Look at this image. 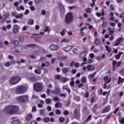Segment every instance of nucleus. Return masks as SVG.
Returning <instances> with one entry per match:
<instances>
[{
	"label": "nucleus",
	"mask_w": 124,
	"mask_h": 124,
	"mask_svg": "<svg viewBox=\"0 0 124 124\" xmlns=\"http://www.w3.org/2000/svg\"><path fill=\"white\" fill-rule=\"evenodd\" d=\"M19 108L16 106H8L4 108V112L7 113L8 114H10V115H13V114H15V113L18 112V109Z\"/></svg>",
	"instance_id": "nucleus-1"
},
{
	"label": "nucleus",
	"mask_w": 124,
	"mask_h": 124,
	"mask_svg": "<svg viewBox=\"0 0 124 124\" xmlns=\"http://www.w3.org/2000/svg\"><path fill=\"white\" fill-rule=\"evenodd\" d=\"M73 20V16L72 13L70 12L68 13L65 17V22L66 24H69L71 22H72Z\"/></svg>",
	"instance_id": "nucleus-2"
},
{
	"label": "nucleus",
	"mask_w": 124,
	"mask_h": 124,
	"mask_svg": "<svg viewBox=\"0 0 124 124\" xmlns=\"http://www.w3.org/2000/svg\"><path fill=\"white\" fill-rule=\"evenodd\" d=\"M27 91V88L24 86H19L16 88V92L17 93H24Z\"/></svg>",
	"instance_id": "nucleus-3"
},
{
	"label": "nucleus",
	"mask_w": 124,
	"mask_h": 124,
	"mask_svg": "<svg viewBox=\"0 0 124 124\" xmlns=\"http://www.w3.org/2000/svg\"><path fill=\"white\" fill-rule=\"evenodd\" d=\"M16 99L19 102H26L29 99V96L28 95L19 96L16 98Z\"/></svg>",
	"instance_id": "nucleus-4"
},
{
	"label": "nucleus",
	"mask_w": 124,
	"mask_h": 124,
	"mask_svg": "<svg viewBox=\"0 0 124 124\" xmlns=\"http://www.w3.org/2000/svg\"><path fill=\"white\" fill-rule=\"evenodd\" d=\"M20 77L19 76L13 77L10 79V83L12 85H15L20 81Z\"/></svg>",
	"instance_id": "nucleus-5"
},
{
	"label": "nucleus",
	"mask_w": 124,
	"mask_h": 124,
	"mask_svg": "<svg viewBox=\"0 0 124 124\" xmlns=\"http://www.w3.org/2000/svg\"><path fill=\"white\" fill-rule=\"evenodd\" d=\"M43 88L42 84L39 83H35L33 85V89L35 92H41Z\"/></svg>",
	"instance_id": "nucleus-6"
},
{
	"label": "nucleus",
	"mask_w": 124,
	"mask_h": 124,
	"mask_svg": "<svg viewBox=\"0 0 124 124\" xmlns=\"http://www.w3.org/2000/svg\"><path fill=\"white\" fill-rule=\"evenodd\" d=\"M27 46L28 47L33 46V47H34V48H38L39 51L40 52H41V53H46V50H45V49H44V48H40L39 46H36L35 44L28 45Z\"/></svg>",
	"instance_id": "nucleus-7"
},
{
	"label": "nucleus",
	"mask_w": 124,
	"mask_h": 124,
	"mask_svg": "<svg viewBox=\"0 0 124 124\" xmlns=\"http://www.w3.org/2000/svg\"><path fill=\"white\" fill-rule=\"evenodd\" d=\"M51 93L57 95L61 93V89H60V87L56 86L55 87V90L51 91Z\"/></svg>",
	"instance_id": "nucleus-8"
},
{
	"label": "nucleus",
	"mask_w": 124,
	"mask_h": 124,
	"mask_svg": "<svg viewBox=\"0 0 124 124\" xmlns=\"http://www.w3.org/2000/svg\"><path fill=\"white\" fill-rule=\"evenodd\" d=\"M12 17H15L16 19H22L24 16L23 15V14H20L18 15L16 13L12 12Z\"/></svg>",
	"instance_id": "nucleus-9"
},
{
	"label": "nucleus",
	"mask_w": 124,
	"mask_h": 124,
	"mask_svg": "<svg viewBox=\"0 0 124 124\" xmlns=\"http://www.w3.org/2000/svg\"><path fill=\"white\" fill-rule=\"evenodd\" d=\"M23 50L22 47L21 46L18 47L17 48L15 49V48H13L12 49V52L16 54V53H20V52H22Z\"/></svg>",
	"instance_id": "nucleus-10"
},
{
	"label": "nucleus",
	"mask_w": 124,
	"mask_h": 124,
	"mask_svg": "<svg viewBox=\"0 0 124 124\" xmlns=\"http://www.w3.org/2000/svg\"><path fill=\"white\" fill-rule=\"evenodd\" d=\"M74 114L76 117V119H80V111L77 109L74 111Z\"/></svg>",
	"instance_id": "nucleus-11"
},
{
	"label": "nucleus",
	"mask_w": 124,
	"mask_h": 124,
	"mask_svg": "<svg viewBox=\"0 0 124 124\" xmlns=\"http://www.w3.org/2000/svg\"><path fill=\"white\" fill-rule=\"evenodd\" d=\"M121 64H122V62H117V61H113L112 62V66H116V67H120L121 66Z\"/></svg>",
	"instance_id": "nucleus-12"
},
{
	"label": "nucleus",
	"mask_w": 124,
	"mask_h": 124,
	"mask_svg": "<svg viewBox=\"0 0 124 124\" xmlns=\"http://www.w3.org/2000/svg\"><path fill=\"white\" fill-rule=\"evenodd\" d=\"M122 40H124V38L122 37H120L117 39L116 41H115V46H119V45H120V43H122Z\"/></svg>",
	"instance_id": "nucleus-13"
},
{
	"label": "nucleus",
	"mask_w": 124,
	"mask_h": 124,
	"mask_svg": "<svg viewBox=\"0 0 124 124\" xmlns=\"http://www.w3.org/2000/svg\"><path fill=\"white\" fill-rule=\"evenodd\" d=\"M73 46H67L66 47H63L62 50L65 52H69L72 48Z\"/></svg>",
	"instance_id": "nucleus-14"
},
{
	"label": "nucleus",
	"mask_w": 124,
	"mask_h": 124,
	"mask_svg": "<svg viewBox=\"0 0 124 124\" xmlns=\"http://www.w3.org/2000/svg\"><path fill=\"white\" fill-rule=\"evenodd\" d=\"M110 108L109 106H107L106 108H104V109L102 110V113H108L109 111L110 110Z\"/></svg>",
	"instance_id": "nucleus-15"
},
{
	"label": "nucleus",
	"mask_w": 124,
	"mask_h": 124,
	"mask_svg": "<svg viewBox=\"0 0 124 124\" xmlns=\"http://www.w3.org/2000/svg\"><path fill=\"white\" fill-rule=\"evenodd\" d=\"M19 31V26L15 25L14 26L13 32L14 33H17Z\"/></svg>",
	"instance_id": "nucleus-16"
},
{
	"label": "nucleus",
	"mask_w": 124,
	"mask_h": 124,
	"mask_svg": "<svg viewBox=\"0 0 124 124\" xmlns=\"http://www.w3.org/2000/svg\"><path fill=\"white\" fill-rule=\"evenodd\" d=\"M87 68L88 71H93V70H94V69H95L94 68V66H93L92 65H87Z\"/></svg>",
	"instance_id": "nucleus-17"
},
{
	"label": "nucleus",
	"mask_w": 124,
	"mask_h": 124,
	"mask_svg": "<svg viewBox=\"0 0 124 124\" xmlns=\"http://www.w3.org/2000/svg\"><path fill=\"white\" fill-rule=\"evenodd\" d=\"M32 38H42V36L39 34H33L31 36Z\"/></svg>",
	"instance_id": "nucleus-18"
},
{
	"label": "nucleus",
	"mask_w": 124,
	"mask_h": 124,
	"mask_svg": "<svg viewBox=\"0 0 124 124\" xmlns=\"http://www.w3.org/2000/svg\"><path fill=\"white\" fill-rule=\"evenodd\" d=\"M50 50L52 51H55V50H58V46L55 45H51L49 47Z\"/></svg>",
	"instance_id": "nucleus-19"
},
{
	"label": "nucleus",
	"mask_w": 124,
	"mask_h": 124,
	"mask_svg": "<svg viewBox=\"0 0 124 124\" xmlns=\"http://www.w3.org/2000/svg\"><path fill=\"white\" fill-rule=\"evenodd\" d=\"M96 37H97V36H95V38H96V39L94 41V44H95V45H100V44L101 43V42L99 40V39H98Z\"/></svg>",
	"instance_id": "nucleus-20"
},
{
	"label": "nucleus",
	"mask_w": 124,
	"mask_h": 124,
	"mask_svg": "<svg viewBox=\"0 0 124 124\" xmlns=\"http://www.w3.org/2000/svg\"><path fill=\"white\" fill-rule=\"evenodd\" d=\"M104 80L106 82V84H109L111 82V78L109 79L108 77L106 76L104 78Z\"/></svg>",
	"instance_id": "nucleus-21"
},
{
	"label": "nucleus",
	"mask_w": 124,
	"mask_h": 124,
	"mask_svg": "<svg viewBox=\"0 0 124 124\" xmlns=\"http://www.w3.org/2000/svg\"><path fill=\"white\" fill-rule=\"evenodd\" d=\"M62 105L60 102H57L55 105V108H62Z\"/></svg>",
	"instance_id": "nucleus-22"
},
{
	"label": "nucleus",
	"mask_w": 124,
	"mask_h": 124,
	"mask_svg": "<svg viewBox=\"0 0 124 124\" xmlns=\"http://www.w3.org/2000/svg\"><path fill=\"white\" fill-rule=\"evenodd\" d=\"M122 55H123V53L121 51H119V53L115 56V59L117 60H120Z\"/></svg>",
	"instance_id": "nucleus-23"
},
{
	"label": "nucleus",
	"mask_w": 124,
	"mask_h": 124,
	"mask_svg": "<svg viewBox=\"0 0 124 124\" xmlns=\"http://www.w3.org/2000/svg\"><path fill=\"white\" fill-rule=\"evenodd\" d=\"M31 118H32V114H29L26 118V120L27 122H29V121H31Z\"/></svg>",
	"instance_id": "nucleus-24"
},
{
	"label": "nucleus",
	"mask_w": 124,
	"mask_h": 124,
	"mask_svg": "<svg viewBox=\"0 0 124 124\" xmlns=\"http://www.w3.org/2000/svg\"><path fill=\"white\" fill-rule=\"evenodd\" d=\"M69 71V69L68 68H63L62 69V71L63 73H65V74H66L68 73V71Z\"/></svg>",
	"instance_id": "nucleus-25"
},
{
	"label": "nucleus",
	"mask_w": 124,
	"mask_h": 124,
	"mask_svg": "<svg viewBox=\"0 0 124 124\" xmlns=\"http://www.w3.org/2000/svg\"><path fill=\"white\" fill-rule=\"evenodd\" d=\"M124 82V78H122L121 77H118V85H120V84L123 83Z\"/></svg>",
	"instance_id": "nucleus-26"
},
{
	"label": "nucleus",
	"mask_w": 124,
	"mask_h": 124,
	"mask_svg": "<svg viewBox=\"0 0 124 124\" xmlns=\"http://www.w3.org/2000/svg\"><path fill=\"white\" fill-rule=\"evenodd\" d=\"M12 44H14V45H15V46H18V45H19V42L17 40H14L12 42Z\"/></svg>",
	"instance_id": "nucleus-27"
},
{
	"label": "nucleus",
	"mask_w": 124,
	"mask_h": 124,
	"mask_svg": "<svg viewBox=\"0 0 124 124\" xmlns=\"http://www.w3.org/2000/svg\"><path fill=\"white\" fill-rule=\"evenodd\" d=\"M114 19H115V17H114V16L110 17V21H114L115 23H116V24H118V23H119V20L118 19L114 20Z\"/></svg>",
	"instance_id": "nucleus-28"
},
{
	"label": "nucleus",
	"mask_w": 124,
	"mask_h": 124,
	"mask_svg": "<svg viewBox=\"0 0 124 124\" xmlns=\"http://www.w3.org/2000/svg\"><path fill=\"white\" fill-rule=\"evenodd\" d=\"M111 30L112 29L111 28L108 29V31H109V34L111 36L113 35V33H114V31H112Z\"/></svg>",
	"instance_id": "nucleus-29"
},
{
	"label": "nucleus",
	"mask_w": 124,
	"mask_h": 124,
	"mask_svg": "<svg viewBox=\"0 0 124 124\" xmlns=\"http://www.w3.org/2000/svg\"><path fill=\"white\" fill-rule=\"evenodd\" d=\"M66 95H67V93H61L60 94V97H63L64 98H65V97H66Z\"/></svg>",
	"instance_id": "nucleus-30"
},
{
	"label": "nucleus",
	"mask_w": 124,
	"mask_h": 124,
	"mask_svg": "<svg viewBox=\"0 0 124 124\" xmlns=\"http://www.w3.org/2000/svg\"><path fill=\"white\" fill-rule=\"evenodd\" d=\"M61 80L63 83H65L67 82V78H66L62 77L61 78Z\"/></svg>",
	"instance_id": "nucleus-31"
},
{
	"label": "nucleus",
	"mask_w": 124,
	"mask_h": 124,
	"mask_svg": "<svg viewBox=\"0 0 124 124\" xmlns=\"http://www.w3.org/2000/svg\"><path fill=\"white\" fill-rule=\"evenodd\" d=\"M95 74H96V72H95L93 74L90 75L89 76V77H90V78H91V79H93V78H94V76H95Z\"/></svg>",
	"instance_id": "nucleus-32"
},
{
	"label": "nucleus",
	"mask_w": 124,
	"mask_h": 124,
	"mask_svg": "<svg viewBox=\"0 0 124 124\" xmlns=\"http://www.w3.org/2000/svg\"><path fill=\"white\" fill-rule=\"evenodd\" d=\"M34 73L36 74H38V75L41 74V70L40 69H35L34 70Z\"/></svg>",
	"instance_id": "nucleus-33"
},
{
	"label": "nucleus",
	"mask_w": 124,
	"mask_h": 124,
	"mask_svg": "<svg viewBox=\"0 0 124 124\" xmlns=\"http://www.w3.org/2000/svg\"><path fill=\"white\" fill-rule=\"evenodd\" d=\"M33 23H34L33 19H29L28 22V25H33Z\"/></svg>",
	"instance_id": "nucleus-34"
},
{
	"label": "nucleus",
	"mask_w": 124,
	"mask_h": 124,
	"mask_svg": "<svg viewBox=\"0 0 124 124\" xmlns=\"http://www.w3.org/2000/svg\"><path fill=\"white\" fill-rule=\"evenodd\" d=\"M29 80L31 81V82H35L36 81V78L34 77H30L29 78Z\"/></svg>",
	"instance_id": "nucleus-35"
},
{
	"label": "nucleus",
	"mask_w": 124,
	"mask_h": 124,
	"mask_svg": "<svg viewBox=\"0 0 124 124\" xmlns=\"http://www.w3.org/2000/svg\"><path fill=\"white\" fill-rule=\"evenodd\" d=\"M44 123H49L50 122V119L48 117H45L43 119Z\"/></svg>",
	"instance_id": "nucleus-36"
},
{
	"label": "nucleus",
	"mask_w": 124,
	"mask_h": 124,
	"mask_svg": "<svg viewBox=\"0 0 124 124\" xmlns=\"http://www.w3.org/2000/svg\"><path fill=\"white\" fill-rule=\"evenodd\" d=\"M102 27L103 29H105L107 27V22L106 21L103 22Z\"/></svg>",
	"instance_id": "nucleus-37"
},
{
	"label": "nucleus",
	"mask_w": 124,
	"mask_h": 124,
	"mask_svg": "<svg viewBox=\"0 0 124 124\" xmlns=\"http://www.w3.org/2000/svg\"><path fill=\"white\" fill-rule=\"evenodd\" d=\"M67 58V57L66 56H64V57L60 56L58 57V60H59L60 61H62L63 60H66Z\"/></svg>",
	"instance_id": "nucleus-38"
},
{
	"label": "nucleus",
	"mask_w": 124,
	"mask_h": 124,
	"mask_svg": "<svg viewBox=\"0 0 124 124\" xmlns=\"http://www.w3.org/2000/svg\"><path fill=\"white\" fill-rule=\"evenodd\" d=\"M46 104H50L52 102V100L50 98H47L46 100Z\"/></svg>",
	"instance_id": "nucleus-39"
},
{
	"label": "nucleus",
	"mask_w": 124,
	"mask_h": 124,
	"mask_svg": "<svg viewBox=\"0 0 124 124\" xmlns=\"http://www.w3.org/2000/svg\"><path fill=\"white\" fill-rule=\"evenodd\" d=\"M18 40L19 42L22 43V42H24V38L22 36H19L18 38Z\"/></svg>",
	"instance_id": "nucleus-40"
},
{
	"label": "nucleus",
	"mask_w": 124,
	"mask_h": 124,
	"mask_svg": "<svg viewBox=\"0 0 124 124\" xmlns=\"http://www.w3.org/2000/svg\"><path fill=\"white\" fill-rule=\"evenodd\" d=\"M61 110L59 109H56L55 110V113L56 114V115H61Z\"/></svg>",
	"instance_id": "nucleus-41"
},
{
	"label": "nucleus",
	"mask_w": 124,
	"mask_h": 124,
	"mask_svg": "<svg viewBox=\"0 0 124 124\" xmlns=\"http://www.w3.org/2000/svg\"><path fill=\"white\" fill-rule=\"evenodd\" d=\"M59 8L61 10H62V11H64V7H63V5H62V4H60Z\"/></svg>",
	"instance_id": "nucleus-42"
},
{
	"label": "nucleus",
	"mask_w": 124,
	"mask_h": 124,
	"mask_svg": "<svg viewBox=\"0 0 124 124\" xmlns=\"http://www.w3.org/2000/svg\"><path fill=\"white\" fill-rule=\"evenodd\" d=\"M67 2H69V3H74L76 0H65Z\"/></svg>",
	"instance_id": "nucleus-43"
},
{
	"label": "nucleus",
	"mask_w": 124,
	"mask_h": 124,
	"mask_svg": "<svg viewBox=\"0 0 124 124\" xmlns=\"http://www.w3.org/2000/svg\"><path fill=\"white\" fill-rule=\"evenodd\" d=\"M55 79L56 80H61V79L62 78L61 77V76H60V75H57L56 76H55Z\"/></svg>",
	"instance_id": "nucleus-44"
},
{
	"label": "nucleus",
	"mask_w": 124,
	"mask_h": 124,
	"mask_svg": "<svg viewBox=\"0 0 124 124\" xmlns=\"http://www.w3.org/2000/svg\"><path fill=\"white\" fill-rule=\"evenodd\" d=\"M81 82L82 83H86V82H87V78H86V77L82 78Z\"/></svg>",
	"instance_id": "nucleus-45"
},
{
	"label": "nucleus",
	"mask_w": 124,
	"mask_h": 124,
	"mask_svg": "<svg viewBox=\"0 0 124 124\" xmlns=\"http://www.w3.org/2000/svg\"><path fill=\"white\" fill-rule=\"evenodd\" d=\"M45 110L43 109H41L39 111L40 116H42L44 114Z\"/></svg>",
	"instance_id": "nucleus-46"
},
{
	"label": "nucleus",
	"mask_w": 124,
	"mask_h": 124,
	"mask_svg": "<svg viewBox=\"0 0 124 124\" xmlns=\"http://www.w3.org/2000/svg\"><path fill=\"white\" fill-rule=\"evenodd\" d=\"M53 100L54 101H59V100H60V98L57 96H55L53 98Z\"/></svg>",
	"instance_id": "nucleus-47"
},
{
	"label": "nucleus",
	"mask_w": 124,
	"mask_h": 124,
	"mask_svg": "<svg viewBox=\"0 0 124 124\" xmlns=\"http://www.w3.org/2000/svg\"><path fill=\"white\" fill-rule=\"evenodd\" d=\"M44 31L49 32H50V29L49 28V27H46V29L44 30Z\"/></svg>",
	"instance_id": "nucleus-48"
},
{
	"label": "nucleus",
	"mask_w": 124,
	"mask_h": 124,
	"mask_svg": "<svg viewBox=\"0 0 124 124\" xmlns=\"http://www.w3.org/2000/svg\"><path fill=\"white\" fill-rule=\"evenodd\" d=\"M86 13L90 14L92 12V9L88 8L86 10Z\"/></svg>",
	"instance_id": "nucleus-49"
},
{
	"label": "nucleus",
	"mask_w": 124,
	"mask_h": 124,
	"mask_svg": "<svg viewBox=\"0 0 124 124\" xmlns=\"http://www.w3.org/2000/svg\"><path fill=\"white\" fill-rule=\"evenodd\" d=\"M59 122L60 123H63L64 122V118L63 117H61L59 118Z\"/></svg>",
	"instance_id": "nucleus-50"
},
{
	"label": "nucleus",
	"mask_w": 124,
	"mask_h": 124,
	"mask_svg": "<svg viewBox=\"0 0 124 124\" xmlns=\"http://www.w3.org/2000/svg\"><path fill=\"white\" fill-rule=\"evenodd\" d=\"M61 42H65V43H68V42H69V40L64 39L61 41Z\"/></svg>",
	"instance_id": "nucleus-51"
},
{
	"label": "nucleus",
	"mask_w": 124,
	"mask_h": 124,
	"mask_svg": "<svg viewBox=\"0 0 124 124\" xmlns=\"http://www.w3.org/2000/svg\"><path fill=\"white\" fill-rule=\"evenodd\" d=\"M5 65L7 67H8V66H10L11 65V62H7L5 64Z\"/></svg>",
	"instance_id": "nucleus-52"
},
{
	"label": "nucleus",
	"mask_w": 124,
	"mask_h": 124,
	"mask_svg": "<svg viewBox=\"0 0 124 124\" xmlns=\"http://www.w3.org/2000/svg\"><path fill=\"white\" fill-rule=\"evenodd\" d=\"M65 31V29H63L62 31L60 32V34L62 36L64 35L65 34V33L64 32Z\"/></svg>",
	"instance_id": "nucleus-53"
},
{
	"label": "nucleus",
	"mask_w": 124,
	"mask_h": 124,
	"mask_svg": "<svg viewBox=\"0 0 124 124\" xmlns=\"http://www.w3.org/2000/svg\"><path fill=\"white\" fill-rule=\"evenodd\" d=\"M105 48L107 51V52H111V50H110V47L108 46H105Z\"/></svg>",
	"instance_id": "nucleus-54"
},
{
	"label": "nucleus",
	"mask_w": 124,
	"mask_h": 124,
	"mask_svg": "<svg viewBox=\"0 0 124 124\" xmlns=\"http://www.w3.org/2000/svg\"><path fill=\"white\" fill-rule=\"evenodd\" d=\"M91 118H92V115H89V116L87 117L85 122H89V121H90V120H91Z\"/></svg>",
	"instance_id": "nucleus-55"
},
{
	"label": "nucleus",
	"mask_w": 124,
	"mask_h": 124,
	"mask_svg": "<svg viewBox=\"0 0 124 124\" xmlns=\"http://www.w3.org/2000/svg\"><path fill=\"white\" fill-rule=\"evenodd\" d=\"M74 66L76 68H78V67H79L80 66V65L79 64V63H75L74 64Z\"/></svg>",
	"instance_id": "nucleus-56"
},
{
	"label": "nucleus",
	"mask_w": 124,
	"mask_h": 124,
	"mask_svg": "<svg viewBox=\"0 0 124 124\" xmlns=\"http://www.w3.org/2000/svg\"><path fill=\"white\" fill-rule=\"evenodd\" d=\"M63 114L65 116H67L69 114V112L67 110H65L63 111Z\"/></svg>",
	"instance_id": "nucleus-57"
},
{
	"label": "nucleus",
	"mask_w": 124,
	"mask_h": 124,
	"mask_svg": "<svg viewBox=\"0 0 124 124\" xmlns=\"http://www.w3.org/2000/svg\"><path fill=\"white\" fill-rule=\"evenodd\" d=\"M109 25H110V26H111V27H115L116 26V23H113V22H110Z\"/></svg>",
	"instance_id": "nucleus-58"
},
{
	"label": "nucleus",
	"mask_w": 124,
	"mask_h": 124,
	"mask_svg": "<svg viewBox=\"0 0 124 124\" xmlns=\"http://www.w3.org/2000/svg\"><path fill=\"white\" fill-rule=\"evenodd\" d=\"M30 10L31 11H34V10H35V8H34V7L33 6H30Z\"/></svg>",
	"instance_id": "nucleus-59"
},
{
	"label": "nucleus",
	"mask_w": 124,
	"mask_h": 124,
	"mask_svg": "<svg viewBox=\"0 0 124 124\" xmlns=\"http://www.w3.org/2000/svg\"><path fill=\"white\" fill-rule=\"evenodd\" d=\"M35 111H36V107L33 106L32 107L31 112H35Z\"/></svg>",
	"instance_id": "nucleus-60"
},
{
	"label": "nucleus",
	"mask_w": 124,
	"mask_h": 124,
	"mask_svg": "<svg viewBox=\"0 0 124 124\" xmlns=\"http://www.w3.org/2000/svg\"><path fill=\"white\" fill-rule=\"evenodd\" d=\"M120 124H124V118L120 119Z\"/></svg>",
	"instance_id": "nucleus-61"
},
{
	"label": "nucleus",
	"mask_w": 124,
	"mask_h": 124,
	"mask_svg": "<svg viewBox=\"0 0 124 124\" xmlns=\"http://www.w3.org/2000/svg\"><path fill=\"white\" fill-rule=\"evenodd\" d=\"M76 72H77V70H76L75 69H73L71 71V73H72V74H75L76 73Z\"/></svg>",
	"instance_id": "nucleus-62"
},
{
	"label": "nucleus",
	"mask_w": 124,
	"mask_h": 124,
	"mask_svg": "<svg viewBox=\"0 0 124 124\" xmlns=\"http://www.w3.org/2000/svg\"><path fill=\"white\" fill-rule=\"evenodd\" d=\"M70 86L71 87H74V81L72 80L71 83H70Z\"/></svg>",
	"instance_id": "nucleus-63"
},
{
	"label": "nucleus",
	"mask_w": 124,
	"mask_h": 124,
	"mask_svg": "<svg viewBox=\"0 0 124 124\" xmlns=\"http://www.w3.org/2000/svg\"><path fill=\"white\" fill-rule=\"evenodd\" d=\"M31 124H37L36 121H33L31 122Z\"/></svg>",
	"instance_id": "nucleus-64"
}]
</instances>
